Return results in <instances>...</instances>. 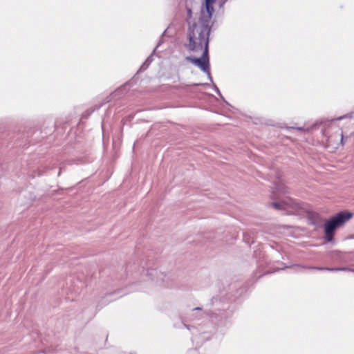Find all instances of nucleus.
Listing matches in <instances>:
<instances>
[{
	"label": "nucleus",
	"mask_w": 354,
	"mask_h": 354,
	"mask_svg": "<svg viewBox=\"0 0 354 354\" xmlns=\"http://www.w3.org/2000/svg\"><path fill=\"white\" fill-rule=\"evenodd\" d=\"M215 0H205L202 8L201 16L197 23L189 29L187 48L194 53H201L199 58L186 57L185 59L199 67L203 71L208 72L209 59V35L211 30V19L214 12L213 7Z\"/></svg>",
	"instance_id": "nucleus-1"
},
{
	"label": "nucleus",
	"mask_w": 354,
	"mask_h": 354,
	"mask_svg": "<svg viewBox=\"0 0 354 354\" xmlns=\"http://www.w3.org/2000/svg\"><path fill=\"white\" fill-rule=\"evenodd\" d=\"M353 217L349 212H340L324 223L325 239L328 242L333 241L335 232L344 225Z\"/></svg>",
	"instance_id": "nucleus-2"
},
{
	"label": "nucleus",
	"mask_w": 354,
	"mask_h": 354,
	"mask_svg": "<svg viewBox=\"0 0 354 354\" xmlns=\"http://www.w3.org/2000/svg\"><path fill=\"white\" fill-rule=\"evenodd\" d=\"M285 205H286V203H273L272 206L276 209H285Z\"/></svg>",
	"instance_id": "nucleus-3"
},
{
	"label": "nucleus",
	"mask_w": 354,
	"mask_h": 354,
	"mask_svg": "<svg viewBox=\"0 0 354 354\" xmlns=\"http://www.w3.org/2000/svg\"><path fill=\"white\" fill-rule=\"evenodd\" d=\"M189 13L192 12V10L190 9L188 10Z\"/></svg>",
	"instance_id": "nucleus-4"
},
{
	"label": "nucleus",
	"mask_w": 354,
	"mask_h": 354,
	"mask_svg": "<svg viewBox=\"0 0 354 354\" xmlns=\"http://www.w3.org/2000/svg\"><path fill=\"white\" fill-rule=\"evenodd\" d=\"M223 3H225L227 0H221Z\"/></svg>",
	"instance_id": "nucleus-5"
},
{
	"label": "nucleus",
	"mask_w": 354,
	"mask_h": 354,
	"mask_svg": "<svg viewBox=\"0 0 354 354\" xmlns=\"http://www.w3.org/2000/svg\"><path fill=\"white\" fill-rule=\"evenodd\" d=\"M351 271L354 272V268L351 270Z\"/></svg>",
	"instance_id": "nucleus-6"
}]
</instances>
